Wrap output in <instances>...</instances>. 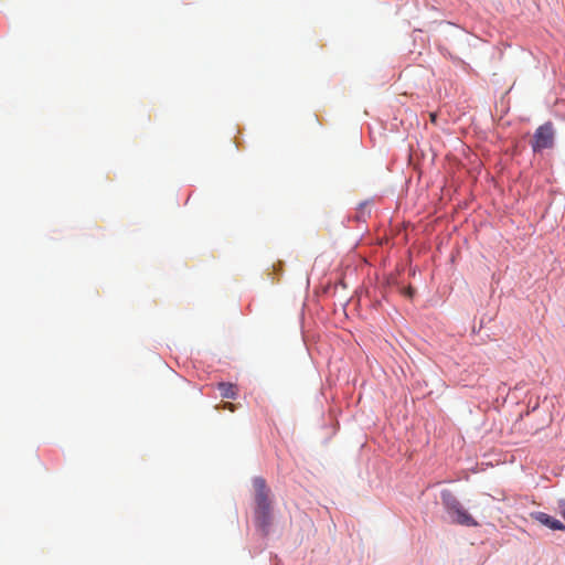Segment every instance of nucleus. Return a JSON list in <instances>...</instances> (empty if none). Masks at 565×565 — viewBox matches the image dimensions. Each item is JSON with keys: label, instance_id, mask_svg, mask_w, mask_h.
Returning a JSON list of instances; mask_svg holds the SVG:
<instances>
[{"label": "nucleus", "instance_id": "1", "mask_svg": "<svg viewBox=\"0 0 565 565\" xmlns=\"http://www.w3.org/2000/svg\"><path fill=\"white\" fill-rule=\"evenodd\" d=\"M255 489V519L256 524L264 533H267L271 524V501L269 499V489L266 481L262 477H256L253 480Z\"/></svg>", "mask_w": 565, "mask_h": 565}, {"label": "nucleus", "instance_id": "2", "mask_svg": "<svg viewBox=\"0 0 565 565\" xmlns=\"http://www.w3.org/2000/svg\"><path fill=\"white\" fill-rule=\"evenodd\" d=\"M441 502L454 523L465 526H478V522L463 509L451 491H441Z\"/></svg>", "mask_w": 565, "mask_h": 565}, {"label": "nucleus", "instance_id": "3", "mask_svg": "<svg viewBox=\"0 0 565 565\" xmlns=\"http://www.w3.org/2000/svg\"><path fill=\"white\" fill-rule=\"evenodd\" d=\"M555 129L552 122L541 125L534 132L531 141L533 152H541L551 149L554 146Z\"/></svg>", "mask_w": 565, "mask_h": 565}, {"label": "nucleus", "instance_id": "4", "mask_svg": "<svg viewBox=\"0 0 565 565\" xmlns=\"http://www.w3.org/2000/svg\"><path fill=\"white\" fill-rule=\"evenodd\" d=\"M532 518L552 530L565 531V525L561 521L544 512H535Z\"/></svg>", "mask_w": 565, "mask_h": 565}, {"label": "nucleus", "instance_id": "5", "mask_svg": "<svg viewBox=\"0 0 565 565\" xmlns=\"http://www.w3.org/2000/svg\"><path fill=\"white\" fill-rule=\"evenodd\" d=\"M217 388L223 398L235 399L237 396V387L232 383L221 382L217 384Z\"/></svg>", "mask_w": 565, "mask_h": 565}, {"label": "nucleus", "instance_id": "6", "mask_svg": "<svg viewBox=\"0 0 565 565\" xmlns=\"http://www.w3.org/2000/svg\"><path fill=\"white\" fill-rule=\"evenodd\" d=\"M223 408H224V409H227V411H230V412H235L236 406H235L234 404L230 403V402H225V403L223 404Z\"/></svg>", "mask_w": 565, "mask_h": 565}, {"label": "nucleus", "instance_id": "7", "mask_svg": "<svg viewBox=\"0 0 565 565\" xmlns=\"http://www.w3.org/2000/svg\"><path fill=\"white\" fill-rule=\"evenodd\" d=\"M561 512H562L563 518L565 519V502H563L561 504Z\"/></svg>", "mask_w": 565, "mask_h": 565}, {"label": "nucleus", "instance_id": "8", "mask_svg": "<svg viewBox=\"0 0 565 565\" xmlns=\"http://www.w3.org/2000/svg\"><path fill=\"white\" fill-rule=\"evenodd\" d=\"M408 297H412L413 294H414V290L409 287L407 288L406 292H405Z\"/></svg>", "mask_w": 565, "mask_h": 565}, {"label": "nucleus", "instance_id": "9", "mask_svg": "<svg viewBox=\"0 0 565 565\" xmlns=\"http://www.w3.org/2000/svg\"><path fill=\"white\" fill-rule=\"evenodd\" d=\"M437 115L435 113L430 114V120L431 122H436Z\"/></svg>", "mask_w": 565, "mask_h": 565}]
</instances>
